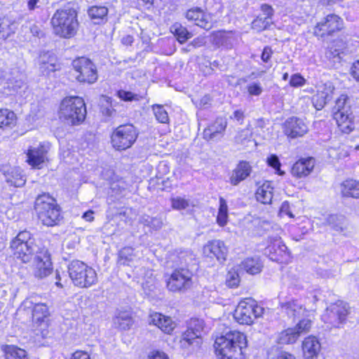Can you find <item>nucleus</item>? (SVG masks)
I'll return each instance as SVG.
<instances>
[{
	"label": "nucleus",
	"mask_w": 359,
	"mask_h": 359,
	"mask_svg": "<svg viewBox=\"0 0 359 359\" xmlns=\"http://www.w3.org/2000/svg\"><path fill=\"white\" fill-rule=\"evenodd\" d=\"M250 135L251 132L249 129L246 128L241 130L235 137L236 142L237 143L243 144L245 140H248L250 137Z\"/></svg>",
	"instance_id": "obj_57"
},
{
	"label": "nucleus",
	"mask_w": 359,
	"mask_h": 359,
	"mask_svg": "<svg viewBox=\"0 0 359 359\" xmlns=\"http://www.w3.org/2000/svg\"><path fill=\"white\" fill-rule=\"evenodd\" d=\"M326 223L331 229L338 232H341L346 229V219L342 216L330 215L326 219Z\"/></svg>",
	"instance_id": "obj_41"
},
{
	"label": "nucleus",
	"mask_w": 359,
	"mask_h": 359,
	"mask_svg": "<svg viewBox=\"0 0 359 359\" xmlns=\"http://www.w3.org/2000/svg\"><path fill=\"white\" fill-rule=\"evenodd\" d=\"M307 131V126L299 118H289L284 123V133L292 138L303 136Z\"/></svg>",
	"instance_id": "obj_22"
},
{
	"label": "nucleus",
	"mask_w": 359,
	"mask_h": 359,
	"mask_svg": "<svg viewBox=\"0 0 359 359\" xmlns=\"http://www.w3.org/2000/svg\"><path fill=\"white\" fill-rule=\"evenodd\" d=\"M10 248L15 258L23 263H30L33 258L41 252L42 247L37 245L29 232L23 231L13 238Z\"/></svg>",
	"instance_id": "obj_4"
},
{
	"label": "nucleus",
	"mask_w": 359,
	"mask_h": 359,
	"mask_svg": "<svg viewBox=\"0 0 359 359\" xmlns=\"http://www.w3.org/2000/svg\"><path fill=\"white\" fill-rule=\"evenodd\" d=\"M247 90L250 95L259 96L263 92V88L260 83L252 82L247 86Z\"/></svg>",
	"instance_id": "obj_51"
},
{
	"label": "nucleus",
	"mask_w": 359,
	"mask_h": 359,
	"mask_svg": "<svg viewBox=\"0 0 359 359\" xmlns=\"http://www.w3.org/2000/svg\"><path fill=\"white\" fill-rule=\"evenodd\" d=\"M341 194L346 197L359 198V182L355 180H347L341 185Z\"/></svg>",
	"instance_id": "obj_34"
},
{
	"label": "nucleus",
	"mask_w": 359,
	"mask_h": 359,
	"mask_svg": "<svg viewBox=\"0 0 359 359\" xmlns=\"http://www.w3.org/2000/svg\"><path fill=\"white\" fill-rule=\"evenodd\" d=\"M334 87L331 83H325L318 88L317 93L312 97V103L317 110L322 109L333 96Z\"/></svg>",
	"instance_id": "obj_20"
},
{
	"label": "nucleus",
	"mask_w": 359,
	"mask_h": 359,
	"mask_svg": "<svg viewBox=\"0 0 359 359\" xmlns=\"http://www.w3.org/2000/svg\"><path fill=\"white\" fill-rule=\"evenodd\" d=\"M203 251L205 256L210 258L215 257L219 262H224L226 259L228 248L224 241L212 240L204 245Z\"/></svg>",
	"instance_id": "obj_18"
},
{
	"label": "nucleus",
	"mask_w": 359,
	"mask_h": 359,
	"mask_svg": "<svg viewBox=\"0 0 359 359\" xmlns=\"http://www.w3.org/2000/svg\"><path fill=\"white\" fill-rule=\"evenodd\" d=\"M149 324L158 327L166 334H170L175 329L176 324L169 316H165L160 313L154 312L149 315Z\"/></svg>",
	"instance_id": "obj_27"
},
{
	"label": "nucleus",
	"mask_w": 359,
	"mask_h": 359,
	"mask_svg": "<svg viewBox=\"0 0 359 359\" xmlns=\"http://www.w3.org/2000/svg\"><path fill=\"white\" fill-rule=\"evenodd\" d=\"M192 278L193 274L189 269H175L165 279L167 288L173 292H185L193 286Z\"/></svg>",
	"instance_id": "obj_12"
},
{
	"label": "nucleus",
	"mask_w": 359,
	"mask_h": 359,
	"mask_svg": "<svg viewBox=\"0 0 359 359\" xmlns=\"http://www.w3.org/2000/svg\"><path fill=\"white\" fill-rule=\"evenodd\" d=\"M299 337L294 327H289L278 333L276 341L279 344H291L297 341Z\"/></svg>",
	"instance_id": "obj_36"
},
{
	"label": "nucleus",
	"mask_w": 359,
	"mask_h": 359,
	"mask_svg": "<svg viewBox=\"0 0 359 359\" xmlns=\"http://www.w3.org/2000/svg\"><path fill=\"white\" fill-rule=\"evenodd\" d=\"M72 66L76 74V80L81 83H93L97 79L95 65L88 58L82 57L74 60Z\"/></svg>",
	"instance_id": "obj_13"
},
{
	"label": "nucleus",
	"mask_w": 359,
	"mask_h": 359,
	"mask_svg": "<svg viewBox=\"0 0 359 359\" xmlns=\"http://www.w3.org/2000/svg\"><path fill=\"white\" fill-rule=\"evenodd\" d=\"M343 25V20L339 16L330 14L315 26L313 33L320 37L330 36L340 31Z\"/></svg>",
	"instance_id": "obj_16"
},
{
	"label": "nucleus",
	"mask_w": 359,
	"mask_h": 359,
	"mask_svg": "<svg viewBox=\"0 0 359 359\" xmlns=\"http://www.w3.org/2000/svg\"><path fill=\"white\" fill-rule=\"evenodd\" d=\"M267 163L269 165L273 168L276 170V172L278 175H283L284 174V172L280 170V163L277 156L271 155L267 158Z\"/></svg>",
	"instance_id": "obj_52"
},
{
	"label": "nucleus",
	"mask_w": 359,
	"mask_h": 359,
	"mask_svg": "<svg viewBox=\"0 0 359 359\" xmlns=\"http://www.w3.org/2000/svg\"><path fill=\"white\" fill-rule=\"evenodd\" d=\"M242 266L247 273L255 275L262 271L263 264L259 257H248L243 262Z\"/></svg>",
	"instance_id": "obj_37"
},
{
	"label": "nucleus",
	"mask_w": 359,
	"mask_h": 359,
	"mask_svg": "<svg viewBox=\"0 0 359 359\" xmlns=\"http://www.w3.org/2000/svg\"><path fill=\"white\" fill-rule=\"evenodd\" d=\"M138 136V131L132 124L117 127L111 135L113 147L116 150H126L132 147Z\"/></svg>",
	"instance_id": "obj_10"
},
{
	"label": "nucleus",
	"mask_w": 359,
	"mask_h": 359,
	"mask_svg": "<svg viewBox=\"0 0 359 359\" xmlns=\"http://www.w3.org/2000/svg\"><path fill=\"white\" fill-rule=\"evenodd\" d=\"M39 69L43 74L48 75L55 71L56 60L53 55L44 53L39 56Z\"/></svg>",
	"instance_id": "obj_32"
},
{
	"label": "nucleus",
	"mask_w": 359,
	"mask_h": 359,
	"mask_svg": "<svg viewBox=\"0 0 359 359\" xmlns=\"http://www.w3.org/2000/svg\"><path fill=\"white\" fill-rule=\"evenodd\" d=\"M118 97L124 101L138 100V95L130 91L118 90L117 92Z\"/></svg>",
	"instance_id": "obj_53"
},
{
	"label": "nucleus",
	"mask_w": 359,
	"mask_h": 359,
	"mask_svg": "<svg viewBox=\"0 0 359 359\" xmlns=\"http://www.w3.org/2000/svg\"><path fill=\"white\" fill-rule=\"evenodd\" d=\"M244 118L243 111L241 110H236L233 114L231 116V118L235 119L238 121H242Z\"/></svg>",
	"instance_id": "obj_64"
},
{
	"label": "nucleus",
	"mask_w": 359,
	"mask_h": 359,
	"mask_svg": "<svg viewBox=\"0 0 359 359\" xmlns=\"http://www.w3.org/2000/svg\"><path fill=\"white\" fill-rule=\"evenodd\" d=\"M204 321L198 318H191L187 330L183 332L179 341L180 348L187 353L198 350L203 344Z\"/></svg>",
	"instance_id": "obj_7"
},
{
	"label": "nucleus",
	"mask_w": 359,
	"mask_h": 359,
	"mask_svg": "<svg viewBox=\"0 0 359 359\" xmlns=\"http://www.w3.org/2000/svg\"><path fill=\"white\" fill-rule=\"evenodd\" d=\"M315 163V159L312 157L301 158L293 164L291 174L296 178L305 177L313 171Z\"/></svg>",
	"instance_id": "obj_24"
},
{
	"label": "nucleus",
	"mask_w": 359,
	"mask_h": 359,
	"mask_svg": "<svg viewBox=\"0 0 359 359\" xmlns=\"http://www.w3.org/2000/svg\"><path fill=\"white\" fill-rule=\"evenodd\" d=\"M261 11L262 12L263 17L269 21H272V17L273 15V8L268 4H262L261 6Z\"/></svg>",
	"instance_id": "obj_56"
},
{
	"label": "nucleus",
	"mask_w": 359,
	"mask_h": 359,
	"mask_svg": "<svg viewBox=\"0 0 359 359\" xmlns=\"http://www.w3.org/2000/svg\"><path fill=\"white\" fill-rule=\"evenodd\" d=\"M333 114L334 118L342 133L348 134L354 129L351 100L346 95H341L335 101Z\"/></svg>",
	"instance_id": "obj_6"
},
{
	"label": "nucleus",
	"mask_w": 359,
	"mask_h": 359,
	"mask_svg": "<svg viewBox=\"0 0 359 359\" xmlns=\"http://www.w3.org/2000/svg\"><path fill=\"white\" fill-rule=\"evenodd\" d=\"M170 29L180 43H184L191 37V33L187 31V28L179 23L174 24Z\"/></svg>",
	"instance_id": "obj_43"
},
{
	"label": "nucleus",
	"mask_w": 359,
	"mask_h": 359,
	"mask_svg": "<svg viewBox=\"0 0 359 359\" xmlns=\"http://www.w3.org/2000/svg\"><path fill=\"white\" fill-rule=\"evenodd\" d=\"M302 350L304 359H317L321 350V344L317 337L309 336L302 341Z\"/></svg>",
	"instance_id": "obj_25"
},
{
	"label": "nucleus",
	"mask_w": 359,
	"mask_h": 359,
	"mask_svg": "<svg viewBox=\"0 0 359 359\" xmlns=\"http://www.w3.org/2000/svg\"><path fill=\"white\" fill-rule=\"evenodd\" d=\"M86 109L83 100L78 96L64 98L58 111L59 118L69 125H78L86 118Z\"/></svg>",
	"instance_id": "obj_3"
},
{
	"label": "nucleus",
	"mask_w": 359,
	"mask_h": 359,
	"mask_svg": "<svg viewBox=\"0 0 359 359\" xmlns=\"http://www.w3.org/2000/svg\"><path fill=\"white\" fill-rule=\"evenodd\" d=\"M35 210L43 224L56 225L60 219V208L55 200L48 194H41L35 201Z\"/></svg>",
	"instance_id": "obj_5"
},
{
	"label": "nucleus",
	"mask_w": 359,
	"mask_h": 359,
	"mask_svg": "<svg viewBox=\"0 0 359 359\" xmlns=\"http://www.w3.org/2000/svg\"><path fill=\"white\" fill-rule=\"evenodd\" d=\"M151 107L154 116L159 123H168L169 122L168 114L163 105L156 104Z\"/></svg>",
	"instance_id": "obj_45"
},
{
	"label": "nucleus",
	"mask_w": 359,
	"mask_h": 359,
	"mask_svg": "<svg viewBox=\"0 0 359 359\" xmlns=\"http://www.w3.org/2000/svg\"><path fill=\"white\" fill-rule=\"evenodd\" d=\"M89 17L95 20V23H100V20L106 18L108 8L103 6H93L88 10Z\"/></svg>",
	"instance_id": "obj_39"
},
{
	"label": "nucleus",
	"mask_w": 359,
	"mask_h": 359,
	"mask_svg": "<svg viewBox=\"0 0 359 359\" xmlns=\"http://www.w3.org/2000/svg\"><path fill=\"white\" fill-rule=\"evenodd\" d=\"M1 172L5 177L7 183L15 187H20L25 183V179L19 168L10 165H3Z\"/></svg>",
	"instance_id": "obj_26"
},
{
	"label": "nucleus",
	"mask_w": 359,
	"mask_h": 359,
	"mask_svg": "<svg viewBox=\"0 0 359 359\" xmlns=\"http://www.w3.org/2000/svg\"><path fill=\"white\" fill-rule=\"evenodd\" d=\"M71 359H90V358L87 352L77 351L73 353Z\"/></svg>",
	"instance_id": "obj_62"
},
{
	"label": "nucleus",
	"mask_w": 359,
	"mask_h": 359,
	"mask_svg": "<svg viewBox=\"0 0 359 359\" xmlns=\"http://www.w3.org/2000/svg\"><path fill=\"white\" fill-rule=\"evenodd\" d=\"M306 80L299 74H293L290 81V84L292 87H299L305 84Z\"/></svg>",
	"instance_id": "obj_54"
},
{
	"label": "nucleus",
	"mask_w": 359,
	"mask_h": 359,
	"mask_svg": "<svg viewBox=\"0 0 359 359\" xmlns=\"http://www.w3.org/2000/svg\"><path fill=\"white\" fill-rule=\"evenodd\" d=\"M216 353L221 359H243V348L247 347L246 336L238 331H230L217 337Z\"/></svg>",
	"instance_id": "obj_1"
},
{
	"label": "nucleus",
	"mask_w": 359,
	"mask_h": 359,
	"mask_svg": "<svg viewBox=\"0 0 359 359\" xmlns=\"http://www.w3.org/2000/svg\"><path fill=\"white\" fill-rule=\"evenodd\" d=\"M272 53L273 51L270 47H265L261 55L262 60L264 62H268L271 59Z\"/></svg>",
	"instance_id": "obj_60"
},
{
	"label": "nucleus",
	"mask_w": 359,
	"mask_h": 359,
	"mask_svg": "<svg viewBox=\"0 0 359 359\" xmlns=\"http://www.w3.org/2000/svg\"><path fill=\"white\" fill-rule=\"evenodd\" d=\"M273 183L265 181L257 189L255 196L257 201L263 204H270L273 196Z\"/></svg>",
	"instance_id": "obj_31"
},
{
	"label": "nucleus",
	"mask_w": 359,
	"mask_h": 359,
	"mask_svg": "<svg viewBox=\"0 0 359 359\" xmlns=\"http://www.w3.org/2000/svg\"><path fill=\"white\" fill-rule=\"evenodd\" d=\"M251 171L252 168L249 163L246 161L240 162L230 177L231 184L234 186L238 184L250 175Z\"/></svg>",
	"instance_id": "obj_30"
},
{
	"label": "nucleus",
	"mask_w": 359,
	"mask_h": 359,
	"mask_svg": "<svg viewBox=\"0 0 359 359\" xmlns=\"http://www.w3.org/2000/svg\"><path fill=\"white\" fill-rule=\"evenodd\" d=\"M318 301L315 295L307 297L304 301L300 299H290L280 303V306L289 318L294 319L301 317H311L316 311V302Z\"/></svg>",
	"instance_id": "obj_8"
},
{
	"label": "nucleus",
	"mask_w": 359,
	"mask_h": 359,
	"mask_svg": "<svg viewBox=\"0 0 359 359\" xmlns=\"http://www.w3.org/2000/svg\"><path fill=\"white\" fill-rule=\"evenodd\" d=\"M77 8L76 4L68 3L62 9L54 13L51 24L55 34L65 39L76 34L79 27Z\"/></svg>",
	"instance_id": "obj_2"
},
{
	"label": "nucleus",
	"mask_w": 359,
	"mask_h": 359,
	"mask_svg": "<svg viewBox=\"0 0 359 359\" xmlns=\"http://www.w3.org/2000/svg\"><path fill=\"white\" fill-rule=\"evenodd\" d=\"M280 212L283 215H288L290 217H294L293 214L290 210V205L287 201H284L280 208Z\"/></svg>",
	"instance_id": "obj_59"
},
{
	"label": "nucleus",
	"mask_w": 359,
	"mask_h": 359,
	"mask_svg": "<svg viewBox=\"0 0 359 359\" xmlns=\"http://www.w3.org/2000/svg\"><path fill=\"white\" fill-rule=\"evenodd\" d=\"M342 53L339 49L330 47L326 51L325 55L329 59H333L334 62H339L341 59L340 55Z\"/></svg>",
	"instance_id": "obj_55"
},
{
	"label": "nucleus",
	"mask_w": 359,
	"mask_h": 359,
	"mask_svg": "<svg viewBox=\"0 0 359 359\" xmlns=\"http://www.w3.org/2000/svg\"><path fill=\"white\" fill-rule=\"evenodd\" d=\"M272 24V21L267 20L262 15L257 16L252 22V29L261 32L267 29Z\"/></svg>",
	"instance_id": "obj_49"
},
{
	"label": "nucleus",
	"mask_w": 359,
	"mask_h": 359,
	"mask_svg": "<svg viewBox=\"0 0 359 359\" xmlns=\"http://www.w3.org/2000/svg\"><path fill=\"white\" fill-rule=\"evenodd\" d=\"M227 126L226 121L223 118H217L214 123L203 130V138L208 141L219 140L223 135Z\"/></svg>",
	"instance_id": "obj_23"
},
{
	"label": "nucleus",
	"mask_w": 359,
	"mask_h": 359,
	"mask_svg": "<svg viewBox=\"0 0 359 359\" xmlns=\"http://www.w3.org/2000/svg\"><path fill=\"white\" fill-rule=\"evenodd\" d=\"M189 206V202L188 200L177 196L172 198V207L175 210H184Z\"/></svg>",
	"instance_id": "obj_50"
},
{
	"label": "nucleus",
	"mask_w": 359,
	"mask_h": 359,
	"mask_svg": "<svg viewBox=\"0 0 359 359\" xmlns=\"http://www.w3.org/2000/svg\"><path fill=\"white\" fill-rule=\"evenodd\" d=\"M240 277L235 269L229 271L226 277V284L229 287H236L240 283Z\"/></svg>",
	"instance_id": "obj_48"
},
{
	"label": "nucleus",
	"mask_w": 359,
	"mask_h": 359,
	"mask_svg": "<svg viewBox=\"0 0 359 359\" xmlns=\"http://www.w3.org/2000/svg\"><path fill=\"white\" fill-rule=\"evenodd\" d=\"M25 85L24 76L18 71L7 74L6 77L0 81V86L4 89V93L11 94L13 92H17Z\"/></svg>",
	"instance_id": "obj_21"
},
{
	"label": "nucleus",
	"mask_w": 359,
	"mask_h": 359,
	"mask_svg": "<svg viewBox=\"0 0 359 359\" xmlns=\"http://www.w3.org/2000/svg\"><path fill=\"white\" fill-rule=\"evenodd\" d=\"M347 313L346 304L339 300L326 309L322 315V320L332 327H339L345 320Z\"/></svg>",
	"instance_id": "obj_15"
},
{
	"label": "nucleus",
	"mask_w": 359,
	"mask_h": 359,
	"mask_svg": "<svg viewBox=\"0 0 359 359\" xmlns=\"http://www.w3.org/2000/svg\"><path fill=\"white\" fill-rule=\"evenodd\" d=\"M228 222V206L226 201L223 198H219V208L217 217V223L219 226H224Z\"/></svg>",
	"instance_id": "obj_44"
},
{
	"label": "nucleus",
	"mask_w": 359,
	"mask_h": 359,
	"mask_svg": "<svg viewBox=\"0 0 359 359\" xmlns=\"http://www.w3.org/2000/svg\"><path fill=\"white\" fill-rule=\"evenodd\" d=\"M26 308H32V318L36 323H42L49 315L48 306L45 304L34 303L31 299L24 301Z\"/></svg>",
	"instance_id": "obj_28"
},
{
	"label": "nucleus",
	"mask_w": 359,
	"mask_h": 359,
	"mask_svg": "<svg viewBox=\"0 0 359 359\" xmlns=\"http://www.w3.org/2000/svg\"><path fill=\"white\" fill-rule=\"evenodd\" d=\"M185 17L189 21L194 22L196 25L206 30L213 27L214 21L212 14L205 12L200 8L196 7L188 10Z\"/></svg>",
	"instance_id": "obj_17"
},
{
	"label": "nucleus",
	"mask_w": 359,
	"mask_h": 359,
	"mask_svg": "<svg viewBox=\"0 0 359 359\" xmlns=\"http://www.w3.org/2000/svg\"><path fill=\"white\" fill-rule=\"evenodd\" d=\"M266 250V253H269V258L275 262H283L284 257L287 255V247L280 238H276Z\"/></svg>",
	"instance_id": "obj_29"
},
{
	"label": "nucleus",
	"mask_w": 359,
	"mask_h": 359,
	"mask_svg": "<svg viewBox=\"0 0 359 359\" xmlns=\"http://www.w3.org/2000/svg\"><path fill=\"white\" fill-rule=\"evenodd\" d=\"M114 323L121 330H129L133 324L130 312L118 311L114 319Z\"/></svg>",
	"instance_id": "obj_35"
},
{
	"label": "nucleus",
	"mask_w": 359,
	"mask_h": 359,
	"mask_svg": "<svg viewBox=\"0 0 359 359\" xmlns=\"http://www.w3.org/2000/svg\"><path fill=\"white\" fill-rule=\"evenodd\" d=\"M68 273L74 285L81 288L89 287L97 281L95 269L79 260H74L69 264Z\"/></svg>",
	"instance_id": "obj_9"
},
{
	"label": "nucleus",
	"mask_w": 359,
	"mask_h": 359,
	"mask_svg": "<svg viewBox=\"0 0 359 359\" xmlns=\"http://www.w3.org/2000/svg\"><path fill=\"white\" fill-rule=\"evenodd\" d=\"M15 122L16 116L13 111L0 109V128H12Z\"/></svg>",
	"instance_id": "obj_38"
},
{
	"label": "nucleus",
	"mask_w": 359,
	"mask_h": 359,
	"mask_svg": "<svg viewBox=\"0 0 359 359\" xmlns=\"http://www.w3.org/2000/svg\"><path fill=\"white\" fill-rule=\"evenodd\" d=\"M137 255L134 252V249L130 247H126L119 251L118 254V263L123 265H130Z\"/></svg>",
	"instance_id": "obj_40"
},
{
	"label": "nucleus",
	"mask_w": 359,
	"mask_h": 359,
	"mask_svg": "<svg viewBox=\"0 0 359 359\" xmlns=\"http://www.w3.org/2000/svg\"><path fill=\"white\" fill-rule=\"evenodd\" d=\"M264 309L252 299H245L239 302L235 311L234 318L240 324L250 325L255 319L262 316Z\"/></svg>",
	"instance_id": "obj_11"
},
{
	"label": "nucleus",
	"mask_w": 359,
	"mask_h": 359,
	"mask_svg": "<svg viewBox=\"0 0 359 359\" xmlns=\"http://www.w3.org/2000/svg\"><path fill=\"white\" fill-rule=\"evenodd\" d=\"M163 226V222L160 218L152 217L149 227L154 230L160 229Z\"/></svg>",
	"instance_id": "obj_61"
},
{
	"label": "nucleus",
	"mask_w": 359,
	"mask_h": 359,
	"mask_svg": "<svg viewBox=\"0 0 359 359\" xmlns=\"http://www.w3.org/2000/svg\"><path fill=\"white\" fill-rule=\"evenodd\" d=\"M5 359H28L24 349L15 346H7L5 348Z\"/></svg>",
	"instance_id": "obj_42"
},
{
	"label": "nucleus",
	"mask_w": 359,
	"mask_h": 359,
	"mask_svg": "<svg viewBox=\"0 0 359 359\" xmlns=\"http://www.w3.org/2000/svg\"><path fill=\"white\" fill-rule=\"evenodd\" d=\"M30 263L32 273L36 278H44L53 271L50 254L45 247H42L41 252L36 254Z\"/></svg>",
	"instance_id": "obj_14"
},
{
	"label": "nucleus",
	"mask_w": 359,
	"mask_h": 359,
	"mask_svg": "<svg viewBox=\"0 0 359 359\" xmlns=\"http://www.w3.org/2000/svg\"><path fill=\"white\" fill-rule=\"evenodd\" d=\"M101 112L106 117H112L115 115L116 111L113 109L111 98L107 96H102L101 98Z\"/></svg>",
	"instance_id": "obj_46"
},
{
	"label": "nucleus",
	"mask_w": 359,
	"mask_h": 359,
	"mask_svg": "<svg viewBox=\"0 0 359 359\" xmlns=\"http://www.w3.org/2000/svg\"><path fill=\"white\" fill-rule=\"evenodd\" d=\"M147 359H169V358L164 352L153 351L149 353Z\"/></svg>",
	"instance_id": "obj_58"
},
{
	"label": "nucleus",
	"mask_w": 359,
	"mask_h": 359,
	"mask_svg": "<svg viewBox=\"0 0 359 359\" xmlns=\"http://www.w3.org/2000/svg\"><path fill=\"white\" fill-rule=\"evenodd\" d=\"M351 74L353 78L359 81V60L353 63L351 68Z\"/></svg>",
	"instance_id": "obj_63"
},
{
	"label": "nucleus",
	"mask_w": 359,
	"mask_h": 359,
	"mask_svg": "<svg viewBox=\"0 0 359 359\" xmlns=\"http://www.w3.org/2000/svg\"><path fill=\"white\" fill-rule=\"evenodd\" d=\"M50 149L48 143H40L36 147H31L27 152V162L33 168H40V165L46 159V154Z\"/></svg>",
	"instance_id": "obj_19"
},
{
	"label": "nucleus",
	"mask_w": 359,
	"mask_h": 359,
	"mask_svg": "<svg viewBox=\"0 0 359 359\" xmlns=\"http://www.w3.org/2000/svg\"><path fill=\"white\" fill-rule=\"evenodd\" d=\"M16 29L15 22L8 17L0 18V39L6 40L15 33Z\"/></svg>",
	"instance_id": "obj_33"
},
{
	"label": "nucleus",
	"mask_w": 359,
	"mask_h": 359,
	"mask_svg": "<svg viewBox=\"0 0 359 359\" xmlns=\"http://www.w3.org/2000/svg\"><path fill=\"white\" fill-rule=\"evenodd\" d=\"M306 318H304L299 320V322L294 327L299 336L309 332L312 327L313 321L311 319V317Z\"/></svg>",
	"instance_id": "obj_47"
}]
</instances>
